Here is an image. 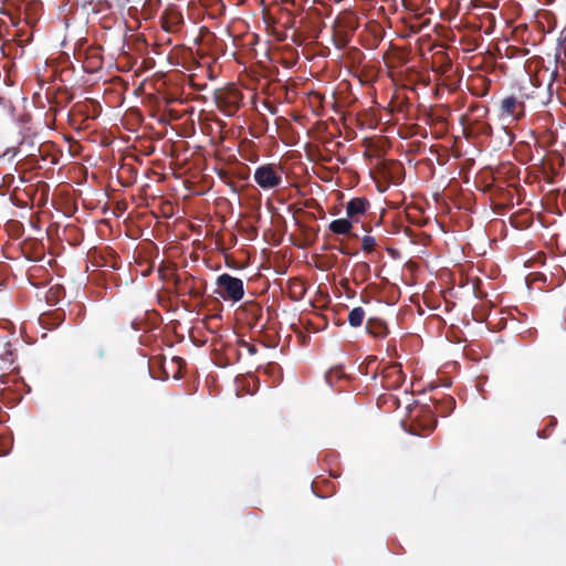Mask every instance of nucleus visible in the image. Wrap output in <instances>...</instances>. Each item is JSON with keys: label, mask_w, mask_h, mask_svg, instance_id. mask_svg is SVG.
<instances>
[{"label": "nucleus", "mask_w": 566, "mask_h": 566, "mask_svg": "<svg viewBox=\"0 0 566 566\" xmlns=\"http://www.w3.org/2000/svg\"><path fill=\"white\" fill-rule=\"evenodd\" d=\"M161 1L160 0H148L144 6V11H146L148 8L151 12H156L158 8L160 7Z\"/></svg>", "instance_id": "15"}, {"label": "nucleus", "mask_w": 566, "mask_h": 566, "mask_svg": "<svg viewBox=\"0 0 566 566\" xmlns=\"http://www.w3.org/2000/svg\"><path fill=\"white\" fill-rule=\"evenodd\" d=\"M432 401L434 409L433 412H436L440 417L449 416L455 407V400L451 396H443L440 399L434 398ZM428 412L430 420L427 424H424L426 434L430 433L436 428L437 424V420L432 416V410H428Z\"/></svg>", "instance_id": "4"}, {"label": "nucleus", "mask_w": 566, "mask_h": 566, "mask_svg": "<svg viewBox=\"0 0 566 566\" xmlns=\"http://www.w3.org/2000/svg\"><path fill=\"white\" fill-rule=\"evenodd\" d=\"M189 281L195 282V279H193L192 276H190L189 279H187V280L185 281V285H186V286H188V285H189V284H188V283H189Z\"/></svg>", "instance_id": "23"}, {"label": "nucleus", "mask_w": 566, "mask_h": 566, "mask_svg": "<svg viewBox=\"0 0 566 566\" xmlns=\"http://www.w3.org/2000/svg\"><path fill=\"white\" fill-rule=\"evenodd\" d=\"M469 112L472 115H475L476 120H479V119H482V118H484L486 116L489 109H488V107L485 105L472 104L469 107Z\"/></svg>", "instance_id": "13"}, {"label": "nucleus", "mask_w": 566, "mask_h": 566, "mask_svg": "<svg viewBox=\"0 0 566 566\" xmlns=\"http://www.w3.org/2000/svg\"><path fill=\"white\" fill-rule=\"evenodd\" d=\"M240 346L245 348L250 355H255L258 353V348L255 345L250 344L245 340H240Z\"/></svg>", "instance_id": "16"}, {"label": "nucleus", "mask_w": 566, "mask_h": 566, "mask_svg": "<svg viewBox=\"0 0 566 566\" xmlns=\"http://www.w3.org/2000/svg\"><path fill=\"white\" fill-rule=\"evenodd\" d=\"M525 114V104L523 101L511 95L501 99L500 115L503 118H511L512 120H520Z\"/></svg>", "instance_id": "7"}, {"label": "nucleus", "mask_w": 566, "mask_h": 566, "mask_svg": "<svg viewBox=\"0 0 566 566\" xmlns=\"http://www.w3.org/2000/svg\"><path fill=\"white\" fill-rule=\"evenodd\" d=\"M542 437H543V438H546V437H547V434H546V429L544 430V433H543V436H542Z\"/></svg>", "instance_id": "24"}, {"label": "nucleus", "mask_w": 566, "mask_h": 566, "mask_svg": "<svg viewBox=\"0 0 566 566\" xmlns=\"http://www.w3.org/2000/svg\"><path fill=\"white\" fill-rule=\"evenodd\" d=\"M63 315H64L63 313H56V314H55V317H56V319H57L56 325H59V324L61 323V321H62V316H63Z\"/></svg>", "instance_id": "22"}, {"label": "nucleus", "mask_w": 566, "mask_h": 566, "mask_svg": "<svg viewBox=\"0 0 566 566\" xmlns=\"http://www.w3.org/2000/svg\"><path fill=\"white\" fill-rule=\"evenodd\" d=\"M188 293L191 295V296H195V297H199L202 295V292L199 291L198 289H196L195 286H189V291Z\"/></svg>", "instance_id": "18"}, {"label": "nucleus", "mask_w": 566, "mask_h": 566, "mask_svg": "<svg viewBox=\"0 0 566 566\" xmlns=\"http://www.w3.org/2000/svg\"><path fill=\"white\" fill-rule=\"evenodd\" d=\"M2 102H3V98L0 96V105L2 104Z\"/></svg>", "instance_id": "25"}, {"label": "nucleus", "mask_w": 566, "mask_h": 566, "mask_svg": "<svg viewBox=\"0 0 566 566\" xmlns=\"http://www.w3.org/2000/svg\"><path fill=\"white\" fill-rule=\"evenodd\" d=\"M366 331L368 334L377 338H385L388 334L386 323L380 318H369L366 322Z\"/></svg>", "instance_id": "9"}, {"label": "nucleus", "mask_w": 566, "mask_h": 566, "mask_svg": "<svg viewBox=\"0 0 566 566\" xmlns=\"http://www.w3.org/2000/svg\"><path fill=\"white\" fill-rule=\"evenodd\" d=\"M337 374H338V371H331V373H328V374L326 375V380L331 384V382H332V377H333L334 375H337Z\"/></svg>", "instance_id": "19"}, {"label": "nucleus", "mask_w": 566, "mask_h": 566, "mask_svg": "<svg viewBox=\"0 0 566 566\" xmlns=\"http://www.w3.org/2000/svg\"><path fill=\"white\" fill-rule=\"evenodd\" d=\"M338 251H339L342 254H346V255L350 254V253H349V251H348L345 247H340V248L338 249Z\"/></svg>", "instance_id": "21"}, {"label": "nucleus", "mask_w": 566, "mask_h": 566, "mask_svg": "<svg viewBox=\"0 0 566 566\" xmlns=\"http://www.w3.org/2000/svg\"><path fill=\"white\" fill-rule=\"evenodd\" d=\"M14 179V176L13 175H7L4 176V181L10 184L12 180Z\"/></svg>", "instance_id": "20"}, {"label": "nucleus", "mask_w": 566, "mask_h": 566, "mask_svg": "<svg viewBox=\"0 0 566 566\" xmlns=\"http://www.w3.org/2000/svg\"><path fill=\"white\" fill-rule=\"evenodd\" d=\"M218 107L228 116L234 115L240 108L243 99L241 91L234 86L226 87L216 96Z\"/></svg>", "instance_id": "3"}, {"label": "nucleus", "mask_w": 566, "mask_h": 566, "mask_svg": "<svg viewBox=\"0 0 566 566\" xmlns=\"http://www.w3.org/2000/svg\"><path fill=\"white\" fill-rule=\"evenodd\" d=\"M216 293L226 301L240 302L244 296V284L239 277L223 273L217 279Z\"/></svg>", "instance_id": "1"}, {"label": "nucleus", "mask_w": 566, "mask_h": 566, "mask_svg": "<svg viewBox=\"0 0 566 566\" xmlns=\"http://www.w3.org/2000/svg\"><path fill=\"white\" fill-rule=\"evenodd\" d=\"M328 228L335 234H348L353 228V220L336 219L329 223Z\"/></svg>", "instance_id": "11"}, {"label": "nucleus", "mask_w": 566, "mask_h": 566, "mask_svg": "<svg viewBox=\"0 0 566 566\" xmlns=\"http://www.w3.org/2000/svg\"><path fill=\"white\" fill-rule=\"evenodd\" d=\"M287 293L291 300L301 301L306 294L305 283L296 277L289 280Z\"/></svg>", "instance_id": "10"}, {"label": "nucleus", "mask_w": 566, "mask_h": 566, "mask_svg": "<svg viewBox=\"0 0 566 566\" xmlns=\"http://www.w3.org/2000/svg\"><path fill=\"white\" fill-rule=\"evenodd\" d=\"M369 201L364 197H355L346 205V214L353 220L357 221L358 217L364 214L369 208Z\"/></svg>", "instance_id": "8"}, {"label": "nucleus", "mask_w": 566, "mask_h": 566, "mask_svg": "<svg viewBox=\"0 0 566 566\" xmlns=\"http://www.w3.org/2000/svg\"><path fill=\"white\" fill-rule=\"evenodd\" d=\"M365 310L360 306L354 307L349 314H348V323L352 327H359L361 326L364 319H365Z\"/></svg>", "instance_id": "12"}, {"label": "nucleus", "mask_w": 566, "mask_h": 566, "mask_svg": "<svg viewBox=\"0 0 566 566\" xmlns=\"http://www.w3.org/2000/svg\"><path fill=\"white\" fill-rule=\"evenodd\" d=\"M375 247H376V239L371 235H365L361 240V249L367 252V253H370L375 250Z\"/></svg>", "instance_id": "14"}, {"label": "nucleus", "mask_w": 566, "mask_h": 566, "mask_svg": "<svg viewBox=\"0 0 566 566\" xmlns=\"http://www.w3.org/2000/svg\"><path fill=\"white\" fill-rule=\"evenodd\" d=\"M405 378L401 364L387 365L381 371V387L387 390H396L403 384Z\"/></svg>", "instance_id": "5"}, {"label": "nucleus", "mask_w": 566, "mask_h": 566, "mask_svg": "<svg viewBox=\"0 0 566 566\" xmlns=\"http://www.w3.org/2000/svg\"><path fill=\"white\" fill-rule=\"evenodd\" d=\"M38 190H40L42 195L46 198L49 193V185L44 181H41L38 186Z\"/></svg>", "instance_id": "17"}, {"label": "nucleus", "mask_w": 566, "mask_h": 566, "mask_svg": "<svg viewBox=\"0 0 566 566\" xmlns=\"http://www.w3.org/2000/svg\"><path fill=\"white\" fill-rule=\"evenodd\" d=\"M160 23L164 31L169 33L178 32L184 24V17L176 4H169L160 15Z\"/></svg>", "instance_id": "6"}, {"label": "nucleus", "mask_w": 566, "mask_h": 566, "mask_svg": "<svg viewBox=\"0 0 566 566\" xmlns=\"http://www.w3.org/2000/svg\"><path fill=\"white\" fill-rule=\"evenodd\" d=\"M283 169L279 165L264 164L256 167L254 181L263 190L279 187L282 184Z\"/></svg>", "instance_id": "2"}]
</instances>
